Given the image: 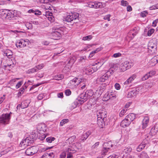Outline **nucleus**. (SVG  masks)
<instances>
[{"instance_id":"f257e3e1","label":"nucleus","mask_w":158,"mask_h":158,"mask_svg":"<svg viewBox=\"0 0 158 158\" xmlns=\"http://www.w3.org/2000/svg\"><path fill=\"white\" fill-rule=\"evenodd\" d=\"M64 19L65 21L68 22L77 23L79 21V14L77 13H72L67 15Z\"/></svg>"},{"instance_id":"f03ea898","label":"nucleus","mask_w":158,"mask_h":158,"mask_svg":"<svg viewBox=\"0 0 158 158\" xmlns=\"http://www.w3.org/2000/svg\"><path fill=\"white\" fill-rule=\"evenodd\" d=\"M69 83L74 86H76L80 84L81 86L82 85L81 88L83 89L85 88L86 84H88V82L86 79H81V81H80V80H78V78H75L70 80Z\"/></svg>"},{"instance_id":"7ed1b4c3","label":"nucleus","mask_w":158,"mask_h":158,"mask_svg":"<svg viewBox=\"0 0 158 158\" xmlns=\"http://www.w3.org/2000/svg\"><path fill=\"white\" fill-rule=\"evenodd\" d=\"M3 16L6 19L8 20H14L17 17L14 11H10L7 10H5L2 11Z\"/></svg>"},{"instance_id":"20e7f679","label":"nucleus","mask_w":158,"mask_h":158,"mask_svg":"<svg viewBox=\"0 0 158 158\" xmlns=\"http://www.w3.org/2000/svg\"><path fill=\"white\" fill-rule=\"evenodd\" d=\"M156 43L153 41H150L148 46V51L150 54H155L156 52Z\"/></svg>"},{"instance_id":"39448f33","label":"nucleus","mask_w":158,"mask_h":158,"mask_svg":"<svg viewBox=\"0 0 158 158\" xmlns=\"http://www.w3.org/2000/svg\"><path fill=\"white\" fill-rule=\"evenodd\" d=\"M61 28L56 27L55 29V31L53 32L52 34L53 39L55 40L59 39L61 37V33L62 32Z\"/></svg>"},{"instance_id":"423d86ee","label":"nucleus","mask_w":158,"mask_h":158,"mask_svg":"<svg viewBox=\"0 0 158 158\" xmlns=\"http://www.w3.org/2000/svg\"><path fill=\"white\" fill-rule=\"evenodd\" d=\"M31 139L30 137H28L23 140L19 144L20 146L23 148H26L27 146L33 143V141L31 140Z\"/></svg>"},{"instance_id":"0eeeda50","label":"nucleus","mask_w":158,"mask_h":158,"mask_svg":"<svg viewBox=\"0 0 158 158\" xmlns=\"http://www.w3.org/2000/svg\"><path fill=\"white\" fill-rule=\"evenodd\" d=\"M10 114H2L0 117V123L4 124H8L10 118Z\"/></svg>"},{"instance_id":"6e6552de","label":"nucleus","mask_w":158,"mask_h":158,"mask_svg":"<svg viewBox=\"0 0 158 158\" xmlns=\"http://www.w3.org/2000/svg\"><path fill=\"white\" fill-rule=\"evenodd\" d=\"M37 148L33 146L27 149L25 151V153L27 156H31L37 152Z\"/></svg>"},{"instance_id":"1a4fd4ad","label":"nucleus","mask_w":158,"mask_h":158,"mask_svg":"<svg viewBox=\"0 0 158 158\" xmlns=\"http://www.w3.org/2000/svg\"><path fill=\"white\" fill-rule=\"evenodd\" d=\"M29 42V41L27 39L26 40L22 39L19 42L16 43V45L18 48H22L28 45Z\"/></svg>"},{"instance_id":"9d476101","label":"nucleus","mask_w":158,"mask_h":158,"mask_svg":"<svg viewBox=\"0 0 158 158\" xmlns=\"http://www.w3.org/2000/svg\"><path fill=\"white\" fill-rule=\"evenodd\" d=\"M116 97V94L112 92H107L104 96L103 99L104 101H108L109 99H113Z\"/></svg>"},{"instance_id":"9b49d317","label":"nucleus","mask_w":158,"mask_h":158,"mask_svg":"<svg viewBox=\"0 0 158 158\" xmlns=\"http://www.w3.org/2000/svg\"><path fill=\"white\" fill-rule=\"evenodd\" d=\"M107 114V112L106 111V110L103 109L99 111L97 114V116L98 118H106Z\"/></svg>"},{"instance_id":"f8f14e48","label":"nucleus","mask_w":158,"mask_h":158,"mask_svg":"<svg viewBox=\"0 0 158 158\" xmlns=\"http://www.w3.org/2000/svg\"><path fill=\"white\" fill-rule=\"evenodd\" d=\"M88 99L85 93H83L80 95L78 98V100L80 104H81L86 101Z\"/></svg>"},{"instance_id":"ddd939ff","label":"nucleus","mask_w":158,"mask_h":158,"mask_svg":"<svg viewBox=\"0 0 158 158\" xmlns=\"http://www.w3.org/2000/svg\"><path fill=\"white\" fill-rule=\"evenodd\" d=\"M106 118H102L97 117V124L101 128H103L105 125Z\"/></svg>"},{"instance_id":"4468645a","label":"nucleus","mask_w":158,"mask_h":158,"mask_svg":"<svg viewBox=\"0 0 158 158\" xmlns=\"http://www.w3.org/2000/svg\"><path fill=\"white\" fill-rule=\"evenodd\" d=\"M108 144V143H105L104 145L103 148L101 152V155H102L105 156L106 155L109 150L110 149V148L107 146Z\"/></svg>"},{"instance_id":"2eb2a0df","label":"nucleus","mask_w":158,"mask_h":158,"mask_svg":"<svg viewBox=\"0 0 158 158\" xmlns=\"http://www.w3.org/2000/svg\"><path fill=\"white\" fill-rule=\"evenodd\" d=\"M131 122H130L126 118H125L122 121L120 125L123 127H125L128 126L131 124Z\"/></svg>"},{"instance_id":"dca6fc26","label":"nucleus","mask_w":158,"mask_h":158,"mask_svg":"<svg viewBox=\"0 0 158 158\" xmlns=\"http://www.w3.org/2000/svg\"><path fill=\"white\" fill-rule=\"evenodd\" d=\"M149 117L147 116H145L142 122V128L143 129H144L147 127L149 123Z\"/></svg>"},{"instance_id":"f3484780","label":"nucleus","mask_w":158,"mask_h":158,"mask_svg":"<svg viewBox=\"0 0 158 158\" xmlns=\"http://www.w3.org/2000/svg\"><path fill=\"white\" fill-rule=\"evenodd\" d=\"M91 134V132L89 131L83 133L80 138L81 140L84 142L87 139Z\"/></svg>"},{"instance_id":"a211bd4d","label":"nucleus","mask_w":158,"mask_h":158,"mask_svg":"<svg viewBox=\"0 0 158 158\" xmlns=\"http://www.w3.org/2000/svg\"><path fill=\"white\" fill-rule=\"evenodd\" d=\"M136 117V114L133 113H131L126 116V118H127L128 120H129L131 122L133 121Z\"/></svg>"},{"instance_id":"6ab92c4d","label":"nucleus","mask_w":158,"mask_h":158,"mask_svg":"<svg viewBox=\"0 0 158 158\" xmlns=\"http://www.w3.org/2000/svg\"><path fill=\"white\" fill-rule=\"evenodd\" d=\"M55 156V155L53 152H51L44 153L41 157V158H54Z\"/></svg>"},{"instance_id":"aec40b11","label":"nucleus","mask_w":158,"mask_h":158,"mask_svg":"<svg viewBox=\"0 0 158 158\" xmlns=\"http://www.w3.org/2000/svg\"><path fill=\"white\" fill-rule=\"evenodd\" d=\"M109 76L107 74H105L98 79L101 82H105L108 80Z\"/></svg>"},{"instance_id":"412c9836","label":"nucleus","mask_w":158,"mask_h":158,"mask_svg":"<svg viewBox=\"0 0 158 158\" xmlns=\"http://www.w3.org/2000/svg\"><path fill=\"white\" fill-rule=\"evenodd\" d=\"M127 62H126L121 66L120 68L122 71H124L130 68V66L127 65Z\"/></svg>"},{"instance_id":"4be33fe9","label":"nucleus","mask_w":158,"mask_h":158,"mask_svg":"<svg viewBox=\"0 0 158 158\" xmlns=\"http://www.w3.org/2000/svg\"><path fill=\"white\" fill-rule=\"evenodd\" d=\"M146 143L145 142H143L142 143L140 144L136 148V150L137 151L139 152H140L146 146Z\"/></svg>"},{"instance_id":"5701e85b","label":"nucleus","mask_w":158,"mask_h":158,"mask_svg":"<svg viewBox=\"0 0 158 158\" xmlns=\"http://www.w3.org/2000/svg\"><path fill=\"white\" fill-rule=\"evenodd\" d=\"M137 33V32L135 31V29H134L133 30H132L129 32L128 34V36H130V35L131 38L133 39L136 35Z\"/></svg>"},{"instance_id":"b1692460","label":"nucleus","mask_w":158,"mask_h":158,"mask_svg":"<svg viewBox=\"0 0 158 158\" xmlns=\"http://www.w3.org/2000/svg\"><path fill=\"white\" fill-rule=\"evenodd\" d=\"M136 94V90H134L129 92L127 95V97L128 98H131L135 96Z\"/></svg>"},{"instance_id":"393cba45","label":"nucleus","mask_w":158,"mask_h":158,"mask_svg":"<svg viewBox=\"0 0 158 158\" xmlns=\"http://www.w3.org/2000/svg\"><path fill=\"white\" fill-rule=\"evenodd\" d=\"M85 93L88 98L92 96L94 94V93L92 89L88 90Z\"/></svg>"},{"instance_id":"a878e982","label":"nucleus","mask_w":158,"mask_h":158,"mask_svg":"<svg viewBox=\"0 0 158 158\" xmlns=\"http://www.w3.org/2000/svg\"><path fill=\"white\" fill-rule=\"evenodd\" d=\"M4 55H6L8 58H10V57L13 54V53L9 49L6 50L4 53Z\"/></svg>"},{"instance_id":"bb28decb","label":"nucleus","mask_w":158,"mask_h":158,"mask_svg":"<svg viewBox=\"0 0 158 158\" xmlns=\"http://www.w3.org/2000/svg\"><path fill=\"white\" fill-rule=\"evenodd\" d=\"M29 104V102H28L27 101H24L21 104V108L22 109H24L27 107Z\"/></svg>"},{"instance_id":"cd10ccee","label":"nucleus","mask_w":158,"mask_h":158,"mask_svg":"<svg viewBox=\"0 0 158 158\" xmlns=\"http://www.w3.org/2000/svg\"><path fill=\"white\" fill-rule=\"evenodd\" d=\"M46 12H47L46 13L45 15L48 16V17L46 16L48 18V19L51 22H53L54 20V17L52 18V13H49V11H47Z\"/></svg>"},{"instance_id":"c85d7f7f","label":"nucleus","mask_w":158,"mask_h":158,"mask_svg":"<svg viewBox=\"0 0 158 158\" xmlns=\"http://www.w3.org/2000/svg\"><path fill=\"white\" fill-rule=\"evenodd\" d=\"M29 137L31 138V140H32L33 143L34 140L37 138V135L35 133L32 132Z\"/></svg>"},{"instance_id":"c756f323","label":"nucleus","mask_w":158,"mask_h":158,"mask_svg":"<svg viewBox=\"0 0 158 158\" xmlns=\"http://www.w3.org/2000/svg\"><path fill=\"white\" fill-rule=\"evenodd\" d=\"M99 63L98 62L96 63L95 64L93 65V67L91 68L93 69V70L94 71V72L96 71L101 66V64H100L99 66H96L97 64H99Z\"/></svg>"},{"instance_id":"7c9ffc66","label":"nucleus","mask_w":158,"mask_h":158,"mask_svg":"<svg viewBox=\"0 0 158 158\" xmlns=\"http://www.w3.org/2000/svg\"><path fill=\"white\" fill-rule=\"evenodd\" d=\"M157 131V129L152 128L151 129L149 134L152 136L155 135L156 134Z\"/></svg>"},{"instance_id":"2f4dec72","label":"nucleus","mask_w":158,"mask_h":158,"mask_svg":"<svg viewBox=\"0 0 158 158\" xmlns=\"http://www.w3.org/2000/svg\"><path fill=\"white\" fill-rule=\"evenodd\" d=\"M75 61L76 60L75 57H72L69 60L67 64L69 65V64H70L71 65L70 66H71L74 63Z\"/></svg>"},{"instance_id":"473e14b6","label":"nucleus","mask_w":158,"mask_h":158,"mask_svg":"<svg viewBox=\"0 0 158 158\" xmlns=\"http://www.w3.org/2000/svg\"><path fill=\"white\" fill-rule=\"evenodd\" d=\"M86 71L85 72L87 74H90L93 73L94 72V71L93 70V69H92L91 68H86L85 70Z\"/></svg>"},{"instance_id":"72a5a7b5","label":"nucleus","mask_w":158,"mask_h":158,"mask_svg":"<svg viewBox=\"0 0 158 158\" xmlns=\"http://www.w3.org/2000/svg\"><path fill=\"white\" fill-rule=\"evenodd\" d=\"M95 8H101L102 6V4L101 2H95Z\"/></svg>"},{"instance_id":"f704fd0d","label":"nucleus","mask_w":158,"mask_h":158,"mask_svg":"<svg viewBox=\"0 0 158 158\" xmlns=\"http://www.w3.org/2000/svg\"><path fill=\"white\" fill-rule=\"evenodd\" d=\"M69 122V120L68 119H64L62 120L60 122V126H62L64 125Z\"/></svg>"},{"instance_id":"c9c22d12","label":"nucleus","mask_w":158,"mask_h":158,"mask_svg":"<svg viewBox=\"0 0 158 158\" xmlns=\"http://www.w3.org/2000/svg\"><path fill=\"white\" fill-rule=\"evenodd\" d=\"M38 71L37 68L35 66L32 69H30L28 70V73L30 74L31 73H33L35 72Z\"/></svg>"},{"instance_id":"e433bc0d","label":"nucleus","mask_w":158,"mask_h":158,"mask_svg":"<svg viewBox=\"0 0 158 158\" xmlns=\"http://www.w3.org/2000/svg\"><path fill=\"white\" fill-rule=\"evenodd\" d=\"M44 8L45 9L47 10H52V8H53V6L50 5L49 4H46L44 6Z\"/></svg>"},{"instance_id":"4c0bfd02","label":"nucleus","mask_w":158,"mask_h":158,"mask_svg":"<svg viewBox=\"0 0 158 158\" xmlns=\"http://www.w3.org/2000/svg\"><path fill=\"white\" fill-rule=\"evenodd\" d=\"M140 157L141 158H148V156L146 152H143L140 154Z\"/></svg>"},{"instance_id":"58836bf2","label":"nucleus","mask_w":158,"mask_h":158,"mask_svg":"<svg viewBox=\"0 0 158 158\" xmlns=\"http://www.w3.org/2000/svg\"><path fill=\"white\" fill-rule=\"evenodd\" d=\"M93 38V36L91 35H89L86 36L84 37L83 38L82 40H90Z\"/></svg>"},{"instance_id":"ea45409f","label":"nucleus","mask_w":158,"mask_h":158,"mask_svg":"<svg viewBox=\"0 0 158 158\" xmlns=\"http://www.w3.org/2000/svg\"><path fill=\"white\" fill-rule=\"evenodd\" d=\"M55 138L53 137H48L46 139V140L47 142L49 143H51L52 141L54 140Z\"/></svg>"},{"instance_id":"a19ab883","label":"nucleus","mask_w":158,"mask_h":158,"mask_svg":"<svg viewBox=\"0 0 158 158\" xmlns=\"http://www.w3.org/2000/svg\"><path fill=\"white\" fill-rule=\"evenodd\" d=\"M69 66V65L67 64V65L65 66L63 70V72L66 73L70 70V69L69 67H68Z\"/></svg>"},{"instance_id":"79ce46f5","label":"nucleus","mask_w":158,"mask_h":158,"mask_svg":"<svg viewBox=\"0 0 158 158\" xmlns=\"http://www.w3.org/2000/svg\"><path fill=\"white\" fill-rule=\"evenodd\" d=\"M25 26L28 29H32V25L31 23L27 22L26 23Z\"/></svg>"},{"instance_id":"37998d69","label":"nucleus","mask_w":158,"mask_h":158,"mask_svg":"<svg viewBox=\"0 0 158 158\" xmlns=\"http://www.w3.org/2000/svg\"><path fill=\"white\" fill-rule=\"evenodd\" d=\"M127 110V109H124L122 110L119 113V116L120 117H123L126 113Z\"/></svg>"},{"instance_id":"c03bdc74","label":"nucleus","mask_w":158,"mask_h":158,"mask_svg":"<svg viewBox=\"0 0 158 158\" xmlns=\"http://www.w3.org/2000/svg\"><path fill=\"white\" fill-rule=\"evenodd\" d=\"M152 77V76L148 73L145 74L142 78V79L143 81H145L148 79L149 77Z\"/></svg>"},{"instance_id":"a18cd8bd","label":"nucleus","mask_w":158,"mask_h":158,"mask_svg":"<svg viewBox=\"0 0 158 158\" xmlns=\"http://www.w3.org/2000/svg\"><path fill=\"white\" fill-rule=\"evenodd\" d=\"M71 150L70 148H68V151L69 153L67 154V158H73V156L72 153L71 152H69V151H71Z\"/></svg>"},{"instance_id":"49530a36","label":"nucleus","mask_w":158,"mask_h":158,"mask_svg":"<svg viewBox=\"0 0 158 158\" xmlns=\"http://www.w3.org/2000/svg\"><path fill=\"white\" fill-rule=\"evenodd\" d=\"M121 2V5L124 6H126L128 5V3L126 1L122 0Z\"/></svg>"},{"instance_id":"de8ad7c7","label":"nucleus","mask_w":158,"mask_h":158,"mask_svg":"<svg viewBox=\"0 0 158 158\" xmlns=\"http://www.w3.org/2000/svg\"><path fill=\"white\" fill-rule=\"evenodd\" d=\"M149 9L150 10H155L158 9V3L150 6Z\"/></svg>"},{"instance_id":"09e8293b","label":"nucleus","mask_w":158,"mask_h":158,"mask_svg":"<svg viewBox=\"0 0 158 158\" xmlns=\"http://www.w3.org/2000/svg\"><path fill=\"white\" fill-rule=\"evenodd\" d=\"M154 29H150L148 31L147 35L148 36H150L153 33L154 31Z\"/></svg>"},{"instance_id":"8fccbe9b","label":"nucleus","mask_w":158,"mask_h":158,"mask_svg":"<svg viewBox=\"0 0 158 158\" xmlns=\"http://www.w3.org/2000/svg\"><path fill=\"white\" fill-rule=\"evenodd\" d=\"M148 13L147 11H144L143 12H141L140 13V15L142 17H144L146 16Z\"/></svg>"},{"instance_id":"3c124183","label":"nucleus","mask_w":158,"mask_h":158,"mask_svg":"<svg viewBox=\"0 0 158 158\" xmlns=\"http://www.w3.org/2000/svg\"><path fill=\"white\" fill-rule=\"evenodd\" d=\"M136 75L133 74L129 78L131 82L136 78Z\"/></svg>"},{"instance_id":"603ef678","label":"nucleus","mask_w":158,"mask_h":158,"mask_svg":"<svg viewBox=\"0 0 158 158\" xmlns=\"http://www.w3.org/2000/svg\"><path fill=\"white\" fill-rule=\"evenodd\" d=\"M99 144V142H97L94 145H93L91 147V148L92 149H94V148H97Z\"/></svg>"},{"instance_id":"864d4df0","label":"nucleus","mask_w":158,"mask_h":158,"mask_svg":"<svg viewBox=\"0 0 158 158\" xmlns=\"http://www.w3.org/2000/svg\"><path fill=\"white\" fill-rule=\"evenodd\" d=\"M65 93L67 96H69L71 94V92L69 89H68L65 91Z\"/></svg>"},{"instance_id":"5fc2aeb1","label":"nucleus","mask_w":158,"mask_h":158,"mask_svg":"<svg viewBox=\"0 0 158 158\" xmlns=\"http://www.w3.org/2000/svg\"><path fill=\"white\" fill-rule=\"evenodd\" d=\"M121 54L120 53L118 52V53H117L114 54L112 56L113 57L116 58V57H118L121 56Z\"/></svg>"},{"instance_id":"6e6d98bb","label":"nucleus","mask_w":158,"mask_h":158,"mask_svg":"<svg viewBox=\"0 0 158 158\" xmlns=\"http://www.w3.org/2000/svg\"><path fill=\"white\" fill-rule=\"evenodd\" d=\"M23 83V82L22 81H20L18 82L16 85V88L18 89L20 87Z\"/></svg>"},{"instance_id":"4d7b16f0","label":"nucleus","mask_w":158,"mask_h":158,"mask_svg":"<svg viewBox=\"0 0 158 158\" xmlns=\"http://www.w3.org/2000/svg\"><path fill=\"white\" fill-rule=\"evenodd\" d=\"M37 68V70L38 71L42 69L44 67L43 64H41L35 66Z\"/></svg>"},{"instance_id":"13d9d810","label":"nucleus","mask_w":158,"mask_h":158,"mask_svg":"<svg viewBox=\"0 0 158 158\" xmlns=\"http://www.w3.org/2000/svg\"><path fill=\"white\" fill-rule=\"evenodd\" d=\"M89 6L90 8H95V5L94 2H91L89 4Z\"/></svg>"},{"instance_id":"bf43d9fd","label":"nucleus","mask_w":158,"mask_h":158,"mask_svg":"<svg viewBox=\"0 0 158 158\" xmlns=\"http://www.w3.org/2000/svg\"><path fill=\"white\" fill-rule=\"evenodd\" d=\"M66 153L65 152H64L61 153L60 156V158H65L66 156Z\"/></svg>"},{"instance_id":"052dcab7","label":"nucleus","mask_w":158,"mask_h":158,"mask_svg":"<svg viewBox=\"0 0 158 158\" xmlns=\"http://www.w3.org/2000/svg\"><path fill=\"white\" fill-rule=\"evenodd\" d=\"M110 15H106L104 18V19L105 20H107L108 21H110Z\"/></svg>"},{"instance_id":"680f3d73","label":"nucleus","mask_w":158,"mask_h":158,"mask_svg":"<svg viewBox=\"0 0 158 158\" xmlns=\"http://www.w3.org/2000/svg\"><path fill=\"white\" fill-rule=\"evenodd\" d=\"M114 86L116 89L117 90H119L120 88V86L118 83H116L115 84Z\"/></svg>"},{"instance_id":"e2e57ef3","label":"nucleus","mask_w":158,"mask_h":158,"mask_svg":"<svg viewBox=\"0 0 158 158\" xmlns=\"http://www.w3.org/2000/svg\"><path fill=\"white\" fill-rule=\"evenodd\" d=\"M44 96V95L43 94H40L38 96V98L39 100H41L43 98Z\"/></svg>"},{"instance_id":"0e129e2a","label":"nucleus","mask_w":158,"mask_h":158,"mask_svg":"<svg viewBox=\"0 0 158 158\" xmlns=\"http://www.w3.org/2000/svg\"><path fill=\"white\" fill-rule=\"evenodd\" d=\"M158 22V19H156V20L154 21L152 23L153 26L154 27H156V23Z\"/></svg>"},{"instance_id":"69168bd1","label":"nucleus","mask_w":158,"mask_h":158,"mask_svg":"<svg viewBox=\"0 0 158 158\" xmlns=\"http://www.w3.org/2000/svg\"><path fill=\"white\" fill-rule=\"evenodd\" d=\"M151 61L156 64L157 63V60L156 58H153L151 59Z\"/></svg>"},{"instance_id":"338daca9","label":"nucleus","mask_w":158,"mask_h":158,"mask_svg":"<svg viewBox=\"0 0 158 158\" xmlns=\"http://www.w3.org/2000/svg\"><path fill=\"white\" fill-rule=\"evenodd\" d=\"M41 14V12L39 10H35V14L36 15H39Z\"/></svg>"},{"instance_id":"774afa93","label":"nucleus","mask_w":158,"mask_h":158,"mask_svg":"<svg viewBox=\"0 0 158 158\" xmlns=\"http://www.w3.org/2000/svg\"><path fill=\"white\" fill-rule=\"evenodd\" d=\"M127 9V11L129 12L131 11L132 10V8L130 6H128Z\"/></svg>"}]
</instances>
